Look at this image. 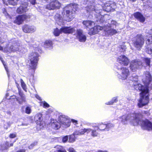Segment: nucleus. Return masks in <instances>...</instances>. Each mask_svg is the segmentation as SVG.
<instances>
[{"label":"nucleus","instance_id":"obj_4","mask_svg":"<svg viewBox=\"0 0 152 152\" xmlns=\"http://www.w3.org/2000/svg\"><path fill=\"white\" fill-rule=\"evenodd\" d=\"M116 68L117 69L116 74L117 77L122 80L126 79L129 75V70L120 65L116 66Z\"/></svg>","mask_w":152,"mask_h":152},{"label":"nucleus","instance_id":"obj_22","mask_svg":"<svg viewBox=\"0 0 152 152\" xmlns=\"http://www.w3.org/2000/svg\"><path fill=\"white\" fill-rule=\"evenodd\" d=\"M87 12H89L90 14H92L91 13L92 12L93 13H94L95 12L96 13H99V14L100 12L99 10H98L96 7L95 8L94 6L92 5L88 7L87 8Z\"/></svg>","mask_w":152,"mask_h":152},{"label":"nucleus","instance_id":"obj_44","mask_svg":"<svg viewBox=\"0 0 152 152\" xmlns=\"http://www.w3.org/2000/svg\"><path fill=\"white\" fill-rule=\"evenodd\" d=\"M68 136H66L64 137L62 140V141L63 142H65L68 140Z\"/></svg>","mask_w":152,"mask_h":152},{"label":"nucleus","instance_id":"obj_1","mask_svg":"<svg viewBox=\"0 0 152 152\" xmlns=\"http://www.w3.org/2000/svg\"><path fill=\"white\" fill-rule=\"evenodd\" d=\"M143 77L142 80L145 86L139 83L137 76L134 77H130L129 82V84L131 86H134V88L136 90H139L141 91L140 93V98L137 104L138 106L139 107H142L147 104L149 102L148 88L150 83L151 81V77L148 72H146L144 73Z\"/></svg>","mask_w":152,"mask_h":152},{"label":"nucleus","instance_id":"obj_18","mask_svg":"<svg viewBox=\"0 0 152 152\" xmlns=\"http://www.w3.org/2000/svg\"><path fill=\"white\" fill-rule=\"evenodd\" d=\"M23 30L25 33H32L36 30V28L33 26L25 25L22 27Z\"/></svg>","mask_w":152,"mask_h":152},{"label":"nucleus","instance_id":"obj_20","mask_svg":"<svg viewBox=\"0 0 152 152\" xmlns=\"http://www.w3.org/2000/svg\"><path fill=\"white\" fill-rule=\"evenodd\" d=\"M48 126H51L56 130L58 129L60 127V124L56 120L51 119L50 122L48 125Z\"/></svg>","mask_w":152,"mask_h":152},{"label":"nucleus","instance_id":"obj_50","mask_svg":"<svg viewBox=\"0 0 152 152\" xmlns=\"http://www.w3.org/2000/svg\"><path fill=\"white\" fill-rule=\"evenodd\" d=\"M121 49L122 50L121 51H124L126 49V46L125 45H123L121 46Z\"/></svg>","mask_w":152,"mask_h":152},{"label":"nucleus","instance_id":"obj_52","mask_svg":"<svg viewBox=\"0 0 152 152\" xmlns=\"http://www.w3.org/2000/svg\"><path fill=\"white\" fill-rule=\"evenodd\" d=\"M69 152H76L73 148H69Z\"/></svg>","mask_w":152,"mask_h":152},{"label":"nucleus","instance_id":"obj_40","mask_svg":"<svg viewBox=\"0 0 152 152\" xmlns=\"http://www.w3.org/2000/svg\"><path fill=\"white\" fill-rule=\"evenodd\" d=\"M144 61L146 63V65L148 66L150 65V60L149 58H145Z\"/></svg>","mask_w":152,"mask_h":152},{"label":"nucleus","instance_id":"obj_51","mask_svg":"<svg viewBox=\"0 0 152 152\" xmlns=\"http://www.w3.org/2000/svg\"><path fill=\"white\" fill-rule=\"evenodd\" d=\"M27 1H29L31 3L34 5L36 3V0H26Z\"/></svg>","mask_w":152,"mask_h":152},{"label":"nucleus","instance_id":"obj_41","mask_svg":"<svg viewBox=\"0 0 152 152\" xmlns=\"http://www.w3.org/2000/svg\"><path fill=\"white\" fill-rule=\"evenodd\" d=\"M0 60H1V61H2V63H3V64L4 65V67L5 68V69L7 72L8 76V77H9L10 76V75L8 73V70L7 69L6 67V65H5V64H4V61H3V59L2 58H1L0 57Z\"/></svg>","mask_w":152,"mask_h":152},{"label":"nucleus","instance_id":"obj_10","mask_svg":"<svg viewBox=\"0 0 152 152\" xmlns=\"http://www.w3.org/2000/svg\"><path fill=\"white\" fill-rule=\"evenodd\" d=\"M104 30L105 34L107 35H113L118 33V31L113 28H112L110 25L108 24L107 26H105L103 27Z\"/></svg>","mask_w":152,"mask_h":152},{"label":"nucleus","instance_id":"obj_19","mask_svg":"<svg viewBox=\"0 0 152 152\" xmlns=\"http://www.w3.org/2000/svg\"><path fill=\"white\" fill-rule=\"evenodd\" d=\"M28 16L26 15H19L16 17L14 22L18 24H21L23 21L28 18Z\"/></svg>","mask_w":152,"mask_h":152},{"label":"nucleus","instance_id":"obj_12","mask_svg":"<svg viewBox=\"0 0 152 152\" xmlns=\"http://www.w3.org/2000/svg\"><path fill=\"white\" fill-rule=\"evenodd\" d=\"M77 38L79 41L81 42H85L86 39V35L83 33V30L80 29H77L76 31Z\"/></svg>","mask_w":152,"mask_h":152},{"label":"nucleus","instance_id":"obj_54","mask_svg":"<svg viewBox=\"0 0 152 152\" xmlns=\"http://www.w3.org/2000/svg\"><path fill=\"white\" fill-rule=\"evenodd\" d=\"M96 152H108V151H102L99 150L96 151Z\"/></svg>","mask_w":152,"mask_h":152},{"label":"nucleus","instance_id":"obj_48","mask_svg":"<svg viewBox=\"0 0 152 152\" xmlns=\"http://www.w3.org/2000/svg\"><path fill=\"white\" fill-rule=\"evenodd\" d=\"M145 32L146 33L149 34H152V29H147Z\"/></svg>","mask_w":152,"mask_h":152},{"label":"nucleus","instance_id":"obj_35","mask_svg":"<svg viewBox=\"0 0 152 152\" xmlns=\"http://www.w3.org/2000/svg\"><path fill=\"white\" fill-rule=\"evenodd\" d=\"M118 101L117 98V97H114L113 98L112 100L111 101L109 102L108 103H106V104L107 105H111L114 102H116Z\"/></svg>","mask_w":152,"mask_h":152},{"label":"nucleus","instance_id":"obj_58","mask_svg":"<svg viewBox=\"0 0 152 152\" xmlns=\"http://www.w3.org/2000/svg\"><path fill=\"white\" fill-rule=\"evenodd\" d=\"M7 113L10 115H11V112L10 111H7Z\"/></svg>","mask_w":152,"mask_h":152},{"label":"nucleus","instance_id":"obj_21","mask_svg":"<svg viewBox=\"0 0 152 152\" xmlns=\"http://www.w3.org/2000/svg\"><path fill=\"white\" fill-rule=\"evenodd\" d=\"M20 46L19 43H16L11 46L9 48V50L7 52L10 53L12 51H20Z\"/></svg>","mask_w":152,"mask_h":152},{"label":"nucleus","instance_id":"obj_61","mask_svg":"<svg viewBox=\"0 0 152 152\" xmlns=\"http://www.w3.org/2000/svg\"><path fill=\"white\" fill-rule=\"evenodd\" d=\"M21 126H27L28 124H22Z\"/></svg>","mask_w":152,"mask_h":152},{"label":"nucleus","instance_id":"obj_8","mask_svg":"<svg viewBox=\"0 0 152 152\" xmlns=\"http://www.w3.org/2000/svg\"><path fill=\"white\" fill-rule=\"evenodd\" d=\"M59 120L60 125L63 127L67 128L70 125L71 121L70 119L64 115L60 116Z\"/></svg>","mask_w":152,"mask_h":152},{"label":"nucleus","instance_id":"obj_23","mask_svg":"<svg viewBox=\"0 0 152 152\" xmlns=\"http://www.w3.org/2000/svg\"><path fill=\"white\" fill-rule=\"evenodd\" d=\"M62 33H72L75 31V29L70 27H63L61 28Z\"/></svg>","mask_w":152,"mask_h":152},{"label":"nucleus","instance_id":"obj_34","mask_svg":"<svg viewBox=\"0 0 152 152\" xmlns=\"http://www.w3.org/2000/svg\"><path fill=\"white\" fill-rule=\"evenodd\" d=\"M8 3L10 4L15 6L17 4L18 0H8Z\"/></svg>","mask_w":152,"mask_h":152},{"label":"nucleus","instance_id":"obj_39","mask_svg":"<svg viewBox=\"0 0 152 152\" xmlns=\"http://www.w3.org/2000/svg\"><path fill=\"white\" fill-rule=\"evenodd\" d=\"M98 134V133L95 130H92L91 131V135L94 137H96Z\"/></svg>","mask_w":152,"mask_h":152},{"label":"nucleus","instance_id":"obj_27","mask_svg":"<svg viewBox=\"0 0 152 152\" xmlns=\"http://www.w3.org/2000/svg\"><path fill=\"white\" fill-rule=\"evenodd\" d=\"M83 24L87 28H89L95 24L94 23V22L89 20H86L83 21Z\"/></svg>","mask_w":152,"mask_h":152},{"label":"nucleus","instance_id":"obj_56","mask_svg":"<svg viewBox=\"0 0 152 152\" xmlns=\"http://www.w3.org/2000/svg\"><path fill=\"white\" fill-rule=\"evenodd\" d=\"M116 22L114 20H112L111 22V24H112L116 25Z\"/></svg>","mask_w":152,"mask_h":152},{"label":"nucleus","instance_id":"obj_7","mask_svg":"<svg viewBox=\"0 0 152 152\" xmlns=\"http://www.w3.org/2000/svg\"><path fill=\"white\" fill-rule=\"evenodd\" d=\"M61 6V4L58 1L55 0L51 1L47 4L46 8L49 10L59 9Z\"/></svg>","mask_w":152,"mask_h":152},{"label":"nucleus","instance_id":"obj_59","mask_svg":"<svg viewBox=\"0 0 152 152\" xmlns=\"http://www.w3.org/2000/svg\"><path fill=\"white\" fill-rule=\"evenodd\" d=\"M24 106H23L22 107V108H21V109H21V110H21V111H22V112H23L24 111V109H23L24 108Z\"/></svg>","mask_w":152,"mask_h":152},{"label":"nucleus","instance_id":"obj_45","mask_svg":"<svg viewBox=\"0 0 152 152\" xmlns=\"http://www.w3.org/2000/svg\"><path fill=\"white\" fill-rule=\"evenodd\" d=\"M104 124H100L98 126H97V127L98 128V129H99L100 130H106V129H104L103 126H101V128L100 127V126H101L102 125H104Z\"/></svg>","mask_w":152,"mask_h":152},{"label":"nucleus","instance_id":"obj_38","mask_svg":"<svg viewBox=\"0 0 152 152\" xmlns=\"http://www.w3.org/2000/svg\"><path fill=\"white\" fill-rule=\"evenodd\" d=\"M20 83H21V86L23 89L25 91H26V84L24 82L22 79H20Z\"/></svg>","mask_w":152,"mask_h":152},{"label":"nucleus","instance_id":"obj_28","mask_svg":"<svg viewBox=\"0 0 152 152\" xmlns=\"http://www.w3.org/2000/svg\"><path fill=\"white\" fill-rule=\"evenodd\" d=\"M39 122L40 123H39V129H42V128L45 125V124L44 121H42V115L41 113H39Z\"/></svg>","mask_w":152,"mask_h":152},{"label":"nucleus","instance_id":"obj_63","mask_svg":"<svg viewBox=\"0 0 152 152\" xmlns=\"http://www.w3.org/2000/svg\"><path fill=\"white\" fill-rule=\"evenodd\" d=\"M38 99H39V100H40V101H41L42 100H41V98L39 96Z\"/></svg>","mask_w":152,"mask_h":152},{"label":"nucleus","instance_id":"obj_3","mask_svg":"<svg viewBox=\"0 0 152 152\" xmlns=\"http://www.w3.org/2000/svg\"><path fill=\"white\" fill-rule=\"evenodd\" d=\"M78 5L75 4H71L65 7L63 9L62 14V18L59 14H56L55 16L56 23L59 25L64 24V21L70 22L74 17V14L77 10Z\"/></svg>","mask_w":152,"mask_h":152},{"label":"nucleus","instance_id":"obj_60","mask_svg":"<svg viewBox=\"0 0 152 152\" xmlns=\"http://www.w3.org/2000/svg\"><path fill=\"white\" fill-rule=\"evenodd\" d=\"M4 42V41L1 39V38L0 37V43H2Z\"/></svg>","mask_w":152,"mask_h":152},{"label":"nucleus","instance_id":"obj_33","mask_svg":"<svg viewBox=\"0 0 152 152\" xmlns=\"http://www.w3.org/2000/svg\"><path fill=\"white\" fill-rule=\"evenodd\" d=\"M12 121H9L6 122L4 124V127L6 129H7L13 124Z\"/></svg>","mask_w":152,"mask_h":152},{"label":"nucleus","instance_id":"obj_57","mask_svg":"<svg viewBox=\"0 0 152 152\" xmlns=\"http://www.w3.org/2000/svg\"><path fill=\"white\" fill-rule=\"evenodd\" d=\"M144 113L145 114H147V115H148L149 114V113H148V112L147 111H144Z\"/></svg>","mask_w":152,"mask_h":152},{"label":"nucleus","instance_id":"obj_55","mask_svg":"<svg viewBox=\"0 0 152 152\" xmlns=\"http://www.w3.org/2000/svg\"><path fill=\"white\" fill-rule=\"evenodd\" d=\"M16 152H25V150L24 149H20Z\"/></svg>","mask_w":152,"mask_h":152},{"label":"nucleus","instance_id":"obj_15","mask_svg":"<svg viewBox=\"0 0 152 152\" xmlns=\"http://www.w3.org/2000/svg\"><path fill=\"white\" fill-rule=\"evenodd\" d=\"M117 61L120 64L125 66L127 65L129 63L128 58L124 55L119 56L117 59Z\"/></svg>","mask_w":152,"mask_h":152},{"label":"nucleus","instance_id":"obj_16","mask_svg":"<svg viewBox=\"0 0 152 152\" xmlns=\"http://www.w3.org/2000/svg\"><path fill=\"white\" fill-rule=\"evenodd\" d=\"M146 43L147 51L148 54H151L152 53V36L147 39Z\"/></svg>","mask_w":152,"mask_h":152},{"label":"nucleus","instance_id":"obj_32","mask_svg":"<svg viewBox=\"0 0 152 152\" xmlns=\"http://www.w3.org/2000/svg\"><path fill=\"white\" fill-rule=\"evenodd\" d=\"M39 104L40 106L43 107L44 108H48L50 107V105L45 101L40 102Z\"/></svg>","mask_w":152,"mask_h":152},{"label":"nucleus","instance_id":"obj_9","mask_svg":"<svg viewBox=\"0 0 152 152\" xmlns=\"http://www.w3.org/2000/svg\"><path fill=\"white\" fill-rule=\"evenodd\" d=\"M18 92L20 97H17L15 96H11L12 99H14L15 100L17 101L20 104H21L23 102L26 101V98L25 95L21 92L20 90L18 88Z\"/></svg>","mask_w":152,"mask_h":152},{"label":"nucleus","instance_id":"obj_46","mask_svg":"<svg viewBox=\"0 0 152 152\" xmlns=\"http://www.w3.org/2000/svg\"><path fill=\"white\" fill-rule=\"evenodd\" d=\"M37 142H34L33 143L31 144L29 147L28 148L30 149H31L33 148V147L37 145Z\"/></svg>","mask_w":152,"mask_h":152},{"label":"nucleus","instance_id":"obj_31","mask_svg":"<svg viewBox=\"0 0 152 152\" xmlns=\"http://www.w3.org/2000/svg\"><path fill=\"white\" fill-rule=\"evenodd\" d=\"M62 33L61 28L59 29L56 28L54 29L53 34L55 36H58L60 34Z\"/></svg>","mask_w":152,"mask_h":152},{"label":"nucleus","instance_id":"obj_64","mask_svg":"<svg viewBox=\"0 0 152 152\" xmlns=\"http://www.w3.org/2000/svg\"><path fill=\"white\" fill-rule=\"evenodd\" d=\"M130 0L132 1H135L136 0Z\"/></svg>","mask_w":152,"mask_h":152},{"label":"nucleus","instance_id":"obj_36","mask_svg":"<svg viewBox=\"0 0 152 152\" xmlns=\"http://www.w3.org/2000/svg\"><path fill=\"white\" fill-rule=\"evenodd\" d=\"M0 148L1 150H3L8 149L7 146V144H6V142H5L4 143L0 145Z\"/></svg>","mask_w":152,"mask_h":152},{"label":"nucleus","instance_id":"obj_2","mask_svg":"<svg viewBox=\"0 0 152 152\" xmlns=\"http://www.w3.org/2000/svg\"><path fill=\"white\" fill-rule=\"evenodd\" d=\"M143 115L140 113L131 112L129 114H126L120 118L121 122L124 124L128 122L133 124L134 125H141L142 128L148 130H152V123L148 120H141Z\"/></svg>","mask_w":152,"mask_h":152},{"label":"nucleus","instance_id":"obj_5","mask_svg":"<svg viewBox=\"0 0 152 152\" xmlns=\"http://www.w3.org/2000/svg\"><path fill=\"white\" fill-rule=\"evenodd\" d=\"M30 63L29 64L30 69H35L37 65L38 61V54L37 53H32L29 56Z\"/></svg>","mask_w":152,"mask_h":152},{"label":"nucleus","instance_id":"obj_26","mask_svg":"<svg viewBox=\"0 0 152 152\" xmlns=\"http://www.w3.org/2000/svg\"><path fill=\"white\" fill-rule=\"evenodd\" d=\"M53 43L52 41L47 40L45 41L44 44V47L46 48L51 49L53 48Z\"/></svg>","mask_w":152,"mask_h":152},{"label":"nucleus","instance_id":"obj_49","mask_svg":"<svg viewBox=\"0 0 152 152\" xmlns=\"http://www.w3.org/2000/svg\"><path fill=\"white\" fill-rule=\"evenodd\" d=\"M2 11L3 13L5 15V16H7L8 15V14L7 13L6 10L5 8H3L2 9Z\"/></svg>","mask_w":152,"mask_h":152},{"label":"nucleus","instance_id":"obj_13","mask_svg":"<svg viewBox=\"0 0 152 152\" xmlns=\"http://www.w3.org/2000/svg\"><path fill=\"white\" fill-rule=\"evenodd\" d=\"M105 10L107 12L113 11L116 8V4L112 1H109L105 4L104 7Z\"/></svg>","mask_w":152,"mask_h":152},{"label":"nucleus","instance_id":"obj_6","mask_svg":"<svg viewBox=\"0 0 152 152\" xmlns=\"http://www.w3.org/2000/svg\"><path fill=\"white\" fill-rule=\"evenodd\" d=\"M144 43V40L143 36L141 34L137 35L135 39L133 42L134 46L137 50H140Z\"/></svg>","mask_w":152,"mask_h":152},{"label":"nucleus","instance_id":"obj_37","mask_svg":"<svg viewBox=\"0 0 152 152\" xmlns=\"http://www.w3.org/2000/svg\"><path fill=\"white\" fill-rule=\"evenodd\" d=\"M31 107L30 106H27L25 109V113L27 114H29L31 112Z\"/></svg>","mask_w":152,"mask_h":152},{"label":"nucleus","instance_id":"obj_25","mask_svg":"<svg viewBox=\"0 0 152 152\" xmlns=\"http://www.w3.org/2000/svg\"><path fill=\"white\" fill-rule=\"evenodd\" d=\"M92 129L90 128L86 129H81L79 131L75 132V134H78L79 135L83 134L85 133H88L90 132H91Z\"/></svg>","mask_w":152,"mask_h":152},{"label":"nucleus","instance_id":"obj_24","mask_svg":"<svg viewBox=\"0 0 152 152\" xmlns=\"http://www.w3.org/2000/svg\"><path fill=\"white\" fill-rule=\"evenodd\" d=\"M135 18L138 20L142 23H143L145 20V18L143 15L139 12H136L134 14Z\"/></svg>","mask_w":152,"mask_h":152},{"label":"nucleus","instance_id":"obj_62","mask_svg":"<svg viewBox=\"0 0 152 152\" xmlns=\"http://www.w3.org/2000/svg\"><path fill=\"white\" fill-rule=\"evenodd\" d=\"M3 50V48L1 46H0V50Z\"/></svg>","mask_w":152,"mask_h":152},{"label":"nucleus","instance_id":"obj_43","mask_svg":"<svg viewBox=\"0 0 152 152\" xmlns=\"http://www.w3.org/2000/svg\"><path fill=\"white\" fill-rule=\"evenodd\" d=\"M15 142V141H14L13 142L11 143L10 144L8 142L6 141V144H7V146L8 148V149L10 147H12V146H13V143Z\"/></svg>","mask_w":152,"mask_h":152},{"label":"nucleus","instance_id":"obj_42","mask_svg":"<svg viewBox=\"0 0 152 152\" xmlns=\"http://www.w3.org/2000/svg\"><path fill=\"white\" fill-rule=\"evenodd\" d=\"M84 1H86V4L88 5L89 4V3H91L92 5L94 4V2L93 0H84Z\"/></svg>","mask_w":152,"mask_h":152},{"label":"nucleus","instance_id":"obj_14","mask_svg":"<svg viewBox=\"0 0 152 152\" xmlns=\"http://www.w3.org/2000/svg\"><path fill=\"white\" fill-rule=\"evenodd\" d=\"M27 2H25L22 3L20 6L18 8L16 12L18 14H22L26 12L28 10Z\"/></svg>","mask_w":152,"mask_h":152},{"label":"nucleus","instance_id":"obj_29","mask_svg":"<svg viewBox=\"0 0 152 152\" xmlns=\"http://www.w3.org/2000/svg\"><path fill=\"white\" fill-rule=\"evenodd\" d=\"M103 126L104 129L106 128V131H108L109 129L114 126V125L112 124L109 123L107 124L102 125L100 126V127L101 128V126Z\"/></svg>","mask_w":152,"mask_h":152},{"label":"nucleus","instance_id":"obj_47","mask_svg":"<svg viewBox=\"0 0 152 152\" xmlns=\"http://www.w3.org/2000/svg\"><path fill=\"white\" fill-rule=\"evenodd\" d=\"M9 137L10 138H14L16 137V134L15 133L10 134Z\"/></svg>","mask_w":152,"mask_h":152},{"label":"nucleus","instance_id":"obj_11","mask_svg":"<svg viewBox=\"0 0 152 152\" xmlns=\"http://www.w3.org/2000/svg\"><path fill=\"white\" fill-rule=\"evenodd\" d=\"M142 66L141 61L135 60L133 61L131 63L130 67L132 71L134 72L138 68L141 67Z\"/></svg>","mask_w":152,"mask_h":152},{"label":"nucleus","instance_id":"obj_53","mask_svg":"<svg viewBox=\"0 0 152 152\" xmlns=\"http://www.w3.org/2000/svg\"><path fill=\"white\" fill-rule=\"evenodd\" d=\"M72 121L73 123H74L75 124H77V121L76 120L72 119Z\"/></svg>","mask_w":152,"mask_h":152},{"label":"nucleus","instance_id":"obj_17","mask_svg":"<svg viewBox=\"0 0 152 152\" xmlns=\"http://www.w3.org/2000/svg\"><path fill=\"white\" fill-rule=\"evenodd\" d=\"M103 29V27H102L100 26H96L90 29L88 33L90 35H94L97 33L99 31Z\"/></svg>","mask_w":152,"mask_h":152},{"label":"nucleus","instance_id":"obj_30","mask_svg":"<svg viewBox=\"0 0 152 152\" xmlns=\"http://www.w3.org/2000/svg\"><path fill=\"white\" fill-rule=\"evenodd\" d=\"M75 132L73 134L70 136L69 142H73L75 141V135H78V134H75Z\"/></svg>","mask_w":152,"mask_h":152}]
</instances>
